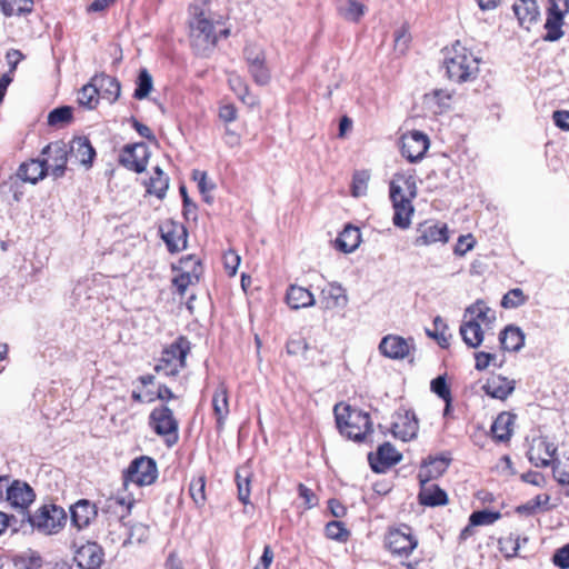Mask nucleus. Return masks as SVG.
<instances>
[{
    "label": "nucleus",
    "instance_id": "nucleus-54",
    "mask_svg": "<svg viewBox=\"0 0 569 569\" xmlns=\"http://www.w3.org/2000/svg\"><path fill=\"white\" fill-rule=\"evenodd\" d=\"M22 528L23 526L21 518L19 519L17 516L0 511V536L3 535L8 529H10L12 533H16Z\"/></svg>",
    "mask_w": 569,
    "mask_h": 569
},
{
    "label": "nucleus",
    "instance_id": "nucleus-13",
    "mask_svg": "<svg viewBox=\"0 0 569 569\" xmlns=\"http://www.w3.org/2000/svg\"><path fill=\"white\" fill-rule=\"evenodd\" d=\"M42 156L48 174L54 179L61 178L69 162L67 143L61 140L53 141L43 148Z\"/></svg>",
    "mask_w": 569,
    "mask_h": 569
},
{
    "label": "nucleus",
    "instance_id": "nucleus-26",
    "mask_svg": "<svg viewBox=\"0 0 569 569\" xmlns=\"http://www.w3.org/2000/svg\"><path fill=\"white\" fill-rule=\"evenodd\" d=\"M516 381L501 375L491 376L482 389L491 398L506 400L515 390Z\"/></svg>",
    "mask_w": 569,
    "mask_h": 569
},
{
    "label": "nucleus",
    "instance_id": "nucleus-2",
    "mask_svg": "<svg viewBox=\"0 0 569 569\" xmlns=\"http://www.w3.org/2000/svg\"><path fill=\"white\" fill-rule=\"evenodd\" d=\"M339 432L357 442H362L373 431L370 415L367 411L340 402L333 408Z\"/></svg>",
    "mask_w": 569,
    "mask_h": 569
},
{
    "label": "nucleus",
    "instance_id": "nucleus-53",
    "mask_svg": "<svg viewBox=\"0 0 569 569\" xmlns=\"http://www.w3.org/2000/svg\"><path fill=\"white\" fill-rule=\"evenodd\" d=\"M527 297L519 288L509 290L501 300V306L506 309H512L525 305Z\"/></svg>",
    "mask_w": 569,
    "mask_h": 569
},
{
    "label": "nucleus",
    "instance_id": "nucleus-51",
    "mask_svg": "<svg viewBox=\"0 0 569 569\" xmlns=\"http://www.w3.org/2000/svg\"><path fill=\"white\" fill-rule=\"evenodd\" d=\"M552 473L559 485L569 487V457L556 460L552 465Z\"/></svg>",
    "mask_w": 569,
    "mask_h": 569
},
{
    "label": "nucleus",
    "instance_id": "nucleus-1",
    "mask_svg": "<svg viewBox=\"0 0 569 569\" xmlns=\"http://www.w3.org/2000/svg\"><path fill=\"white\" fill-rule=\"evenodd\" d=\"M389 197L393 208V224L400 229L409 228L415 212L412 201L417 197L415 178L402 172L396 173L389 183Z\"/></svg>",
    "mask_w": 569,
    "mask_h": 569
},
{
    "label": "nucleus",
    "instance_id": "nucleus-61",
    "mask_svg": "<svg viewBox=\"0 0 569 569\" xmlns=\"http://www.w3.org/2000/svg\"><path fill=\"white\" fill-rule=\"evenodd\" d=\"M224 268L230 276H234L240 264V257L234 251H228L223 256Z\"/></svg>",
    "mask_w": 569,
    "mask_h": 569
},
{
    "label": "nucleus",
    "instance_id": "nucleus-64",
    "mask_svg": "<svg viewBox=\"0 0 569 569\" xmlns=\"http://www.w3.org/2000/svg\"><path fill=\"white\" fill-rule=\"evenodd\" d=\"M552 119L558 128L569 130V111L557 110L552 113Z\"/></svg>",
    "mask_w": 569,
    "mask_h": 569
},
{
    "label": "nucleus",
    "instance_id": "nucleus-63",
    "mask_svg": "<svg viewBox=\"0 0 569 569\" xmlns=\"http://www.w3.org/2000/svg\"><path fill=\"white\" fill-rule=\"evenodd\" d=\"M547 11L566 17L569 12V0H549Z\"/></svg>",
    "mask_w": 569,
    "mask_h": 569
},
{
    "label": "nucleus",
    "instance_id": "nucleus-56",
    "mask_svg": "<svg viewBox=\"0 0 569 569\" xmlns=\"http://www.w3.org/2000/svg\"><path fill=\"white\" fill-rule=\"evenodd\" d=\"M430 389L442 400L452 398L451 390L449 385L447 383L446 376H438L437 378L432 379L430 383Z\"/></svg>",
    "mask_w": 569,
    "mask_h": 569
},
{
    "label": "nucleus",
    "instance_id": "nucleus-49",
    "mask_svg": "<svg viewBox=\"0 0 569 569\" xmlns=\"http://www.w3.org/2000/svg\"><path fill=\"white\" fill-rule=\"evenodd\" d=\"M98 91L91 80L89 83L84 84L78 93V102L88 109H93L98 103Z\"/></svg>",
    "mask_w": 569,
    "mask_h": 569
},
{
    "label": "nucleus",
    "instance_id": "nucleus-35",
    "mask_svg": "<svg viewBox=\"0 0 569 569\" xmlns=\"http://www.w3.org/2000/svg\"><path fill=\"white\" fill-rule=\"evenodd\" d=\"M48 174L47 167L42 159L31 160L30 162L22 163L18 169V177L31 183H37Z\"/></svg>",
    "mask_w": 569,
    "mask_h": 569
},
{
    "label": "nucleus",
    "instance_id": "nucleus-57",
    "mask_svg": "<svg viewBox=\"0 0 569 569\" xmlns=\"http://www.w3.org/2000/svg\"><path fill=\"white\" fill-rule=\"evenodd\" d=\"M72 117V110L70 107H59L53 109L48 116V123L50 126H57L68 122Z\"/></svg>",
    "mask_w": 569,
    "mask_h": 569
},
{
    "label": "nucleus",
    "instance_id": "nucleus-9",
    "mask_svg": "<svg viewBox=\"0 0 569 569\" xmlns=\"http://www.w3.org/2000/svg\"><path fill=\"white\" fill-rule=\"evenodd\" d=\"M149 425L157 435L166 437L168 446H172L178 441L179 423L172 410L167 406L157 407L151 411Z\"/></svg>",
    "mask_w": 569,
    "mask_h": 569
},
{
    "label": "nucleus",
    "instance_id": "nucleus-43",
    "mask_svg": "<svg viewBox=\"0 0 569 569\" xmlns=\"http://www.w3.org/2000/svg\"><path fill=\"white\" fill-rule=\"evenodd\" d=\"M338 11L346 19L358 22L366 12V7L358 0H339Z\"/></svg>",
    "mask_w": 569,
    "mask_h": 569
},
{
    "label": "nucleus",
    "instance_id": "nucleus-32",
    "mask_svg": "<svg viewBox=\"0 0 569 569\" xmlns=\"http://www.w3.org/2000/svg\"><path fill=\"white\" fill-rule=\"evenodd\" d=\"M468 321L480 323V327H489L496 320V312L483 300H477L466 309L465 318Z\"/></svg>",
    "mask_w": 569,
    "mask_h": 569
},
{
    "label": "nucleus",
    "instance_id": "nucleus-50",
    "mask_svg": "<svg viewBox=\"0 0 569 569\" xmlns=\"http://www.w3.org/2000/svg\"><path fill=\"white\" fill-rule=\"evenodd\" d=\"M501 518V513L499 511H492V510H479L473 511L470 517L469 521L471 526H489L495 523L497 520Z\"/></svg>",
    "mask_w": 569,
    "mask_h": 569
},
{
    "label": "nucleus",
    "instance_id": "nucleus-39",
    "mask_svg": "<svg viewBox=\"0 0 569 569\" xmlns=\"http://www.w3.org/2000/svg\"><path fill=\"white\" fill-rule=\"evenodd\" d=\"M212 407L217 417L218 427H222L229 413L228 393L224 386H220L213 393Z\"/></svg>",
    "mask_w": 569,
    "mask_h": 569
},
{
    "label": "nucleus",
    "instance_id": "nucleus-41",
    "mask_svg": "<svg viewBox=\"0 0 569 569\" xmlns=\"http://www.w3.org/2000/svg\"><path fill=\"white\" fill-rule=\"evenodd\" d=\"M451 99V92L446 89H436L425 96L426 103L433 108L435 113H442L449 109Z\"/></svg>",
    "mask_w": 569,
    "mask_h": 569
},
{
    "label": "nucleus",
    "instance_id": "nucleus-27",
    "mask_svg": "<svg viewBox=\"0 0 569 569\" xmlns=\"http://www.w3.org/2000/svg\"><path fill=\"white\" fill-rule=\"evenodd\" d=\"M134 503V499L131 496L128 497H110L100 501L99 510L103 515L114 517L116 519H123L131 511Z\"/></svg>",
    "mask_w": 569,
    "mask_h": 569
},
{
    "label": "nucleus",
    "instance_id": "nucleus-52",
    "mask_svg": "<svg viewBox=\"0 0 569 569\" xmlns=\"http://www.w3.org/2000/svg\"><path fill=\"white\" fill-rule=\"evenodd\" d=\"M189 492L196 505L202 506L206 501V478L200 476L190 482Z\"/></svg>",
    "mask_w": 569,
    "mask_h": 569
},
{
    "label": "nucleus",
    "instance_id": "nucleus-34",
    "mask_svg": "<svg viewBox=\"0 0 569 569\" xmlns=\"http://www.w3.org/2000/svg\"><path fill=\"white\" fill-rule=\"evenodd\" d=\"M499 341L505 351H518L525 345V333L519 327L509 325L500 332Z\"/></svg>",
    "mask_w": 569,
    "mask_h": 569
},
{
    "label": "nucleus",
    "instance_id": "nucleus-62",
    "mask_svg": "<svg viewBox=\"0 0 569 569\" xmlns=\"http://www.w3.org/2000/svg\"><path fill=\"white\" fill-rule=\"evenodd\" d=\"M552 561L557 567L561 569L569 568V543L555 552Z\"/></svg>",
    "mask_w": 569,
    "mask_h": 569
},
{
    "label": "nucleus",
    "instance_id": "nucleus-11",
    "mask_svg": "<svg viewBox=\"0 0 569 569\" xmlns=\"http://www.w3.org/2000/svg\"><path fill=\"white\" fill-rule=\"evenodd\" d=\"M243 57L253 81L259 86L268 84L271 74L266 64V52L263 48L256 43H247L243 49Z\"/></svg>",
    "mask_w": 569,
    "mask_h": 569
},
{
    "label": "nucleus",
    "instance_id": "nucleus-21",
    "mask_svg": "<svg viewBox=\"0 0 569 569\" xmlns=\"http://www.w3.org/2000/svg\"><path fill=\"white\" fill-rule=\"evenodd\" d=\"M450 462V457L445 455L429 456L420 465L418 472L419 482H430L435 479H438L446 472Z\"/></svg>",
    "mask_w": 569,
    "mask_h": 569
},
{
    "label": "nucleus",
    "instance_id": "nucleus-37",
    "mask_svg": "<svg viewBox=\"0 0 569 569\" xmlns=\"http://www.w3.org/2000/svg\"><path fill=\"white\" fill-rule=\"evenodd\" d=\"M462 341L469 348H478L483 341V330L480 323L463 320L459 328Z\"/></svg>",
    "mask_w": 569,
    "mask_h": 569
},
{
    "label": "nucleus",
    "instance_id": "nucleus-29",
    "mask_svg": "<svg viewBox=\"0 0 569 569\" xmlns=\"http://www.w3.org/2000/svg\"><path fill=\"white\" fill-rule=\"evenodd\" d=\"M93 86L96 87L98 94L109 102L113 103L117 101L121 93L120 82L106 73H99L91 78Z\"/></svg>",
    "mask_w": 569,
    "mask_h": 569
},
{
    "label": "nucleus",
    "instance_id": "nucleus-17",
    "mask_svg": "<svg viewBox=\"0 0 569 569\" xmlns=\"http://www.w3.org/2000/svg\"><path fill=\"white\" fill-rule=\"evenodd\" d=\"M347 305L348 296L341 284L331 282L326 289H322V309L330 312L331 316L343 315Z\"/></svg>",
    "mask_w": 569,
    "mask_h": 569
},
{
    "label": "nucleus",
    "instance_id": "nucleus-59",
    "mask_svg": "<svg viewBox=\"0 0 569 569\" xmlns=\"http://www.w3.org/2000/svg\"><path fill=\"white\" fill-rule=\"evenodd\" d=\"M496 358L497 357L495 353L485 352V351L476 352L475 353V368L478 371H483L491 365V362H493L496 360Z\"/></svg>",
    "mask_w": 569,
    "mask_h": 569
},
{
    "label": "nucleus",
    "instance_id": "nucleus-24",
    "mask_svg": "<svg viewBox=\"0 0 569 569\" xmlns=\"http://www.w3.org/2000/svg\"><path fill=\"white\" fill-rule=\"evenodd\" d=\"M74 561L81 569H98L103 561L102 549L96 542L82 545L74 553Z\"/></svg>",
    "mask_w": 569,
    "mask_h": 569
},
{
    "label": "nucleus",
    "instance_id": "nucleus-16",
    "mask_svg": "<svg viewBox=\"0 0 569 569\" xmlns=\"http://www.w3.org/2000/svg\"><path fill=\"white\" fill-rule=\"evenodd\" d=\"M148 158L149 150L143 142L127 144L119 156V163L131 171L141 173L147 168Z\"/></svg>",
    "mask_w": 569,
    "mask_h": 569
},
{
    "label": "nucleus",
    "instance_id": "nucleus-47",
    "mask_svg": "<svg viewBox=\"0 0 569 569\" xmlns=\"http://www.w3.org/2000/svg\"><path fill=\"white\" fill-rule=\"evenodd\" d=\"M136 84L133 97L138 100L147 98L153 87L152 77L147 69L140 70Z\"/></svg>",
    "mask_w": 569,
    "mask_h": 569
},
{
    "label": "nucleus",
    "instance_id": "nucleus-7",
    "mask_svg": "<svg viewBox=\"0 0 569 569\" xmlns=\"http://www.w3.org/2000/svg\"><path fill=\"white\" fill-rule=\"evenodd\" d=\"M190 351V342L184 337H179L163 352L156 365L154 370L166 376H176L184 366L186 358Z\"/></svg>",
    "mask_w": 569,
    "mask_h": 569
},
{
    "label": "nucleus",
    "instance_id": "nucleus-4",
    "mask_svg": "<svg viewBox=\"0 0 569 569\" xmlns=\"http://www.w3.org/2000/svg\"><path fill=\"white\" fill-rule=\"evenodd\" d=\"M191 16L189 22L191 46L197 54L207 57L218 42V30L214 22L197 7L191 8Z\"/></svg>",
    "mask_w": 569,
    "mask_h": 569
},
{
    "label": "nucleus",
    "instance_id": "nucleus-31",
    "mask_svg": "<svg viewBox=\"0 0 569 569\" xmlns=\"http://www.w3.org/2000/svg\"><path fill=\"white\" fill-rule=\"evenodd\" d=\"M516 421V415L503 411L495 419L490 432L492 438L498 442H507L510 440Z\"/></svg>",
    "mask_w": 569,
    "mask_h": 569
},
{
    "label": "nucleus",
    "instance_id": "nucleus-42",
    "mask_svg": "<svg viewBox=\"0 0 569 569\" xmlns=\"http://www.w3.org/2000/svg\"><path fill=\"white\" fill-rule=\"evenodd\" d=\"M33 0H0V8L4 16H24L33 10Z\"/></svg>",
    "mask_w": 569,
    "mask_h": 569
},
{
    "label": "nucleus",
    "instance_id": "nucleus-20",
    "mask_svg": "<svg viewBox=\"0 0 569 569\" xmlns=\"http://www.w3.org/2000/svg\"><path fill=\"white\" fill-rule=\"evenodd\" d=\"M67 146L69 162L87 168L92 166L96 150L87 137H76Z\"/></svg>",
    "mask_w": 569,
    "mask_h": 569
},
{
    "label": "nucleus",
    "instance_id": "nucleus-45",
    "mask_svg": "<svg viewBox=\"0 0 569 569\" xmlns=\"http://www.w3.org/2000/svg\"><path fill=\"white\" fill-rule=\"evenodd\" d=\"M326 537L338 542H347L350 537V531L345 522L340 520H332L325 526Z\"/></svg>",
    "mask_w": 569,
    "mask_h": 569
},
{
    "label": "nucleus",
    "instance_id": "nucleus-28",
    "mask_svg": "<svg viewBox=\"0 0 569 569\" xmlns=\"http://www.w3.org/2000/svg\"><path fill=\"white\" fill-rule=\"evenodd\" d=\"M420 490L418 493V501L421 506L439 507L446 506L449 502L447 492L438 485L430 482H419Z\"/></svg>",
    "mask_w": 569,
    "mask_h": 569
},
{
    "label": "nucleus",
    "instance_id": "nucleus-40",
    "mask_svg": "<svg viewBox=\"0 0 569 569\" xmlns=\"http://www.w3.org/2000/svg\"><path fill=\"white\" fill-rule=\"evenodd\" d=\"M449 328L445 320L437 316L433 319V329H427L426 335L436 340L439 347L442 349H448L450 347L451 335L448 332Z\"/></svg>",
    "mask_w": 569,
    "mask_h": 569
},
{
    "label": "nucleus",
    "instance_id": "nucleus-19",
    "mask_svg": "<svg viewBox=\"0 0 569 569\" xmlns=\"http://www.w3.org/2000/svg\"><path fill=\"white\" fill-rule=\"evenodd\" d=\"M159 231L171 253L179 252L187 247L188 233L183 224L174 221H167L160 227Z\"/></svg>",
    "mask_w": 569,
    "mask_h": 569
},
{
    "label": "nucleus",
    "instance_id": "nucleus-14",
    "mask_svg": "<svg viewBox=\"0 0 569 569\" xmlns=\"http://www.w3.org/2000/svg\"><path fill=\"white\" fill-rule=\"evenodd\" d=\"M557 447L547 437L532 439L527 452L529 461L538 468H547L556 461Z\"/></svg>",
    "mask_w": 569,
    "mask_h": 569
},
{
    "label": "nucleus",
    "instance_id": "nucleus-33",
    "mask_svg": "<svg viewBox=\"0 0 569 569\" xmlns=\"http://www.w3.org/2000/svg\"><path fill=\"white\" fill-rule=\"evenodd\" d=\"M361 242L360 229L352 224H347L338 234L335 244L336 248L345 253L353 252Z\"/></svg>",
    "mask_w": 569,
    "mask_h": 569
},
{
    "label": "nucleus",
    "instance_id": "nucleus-12",
    "mask_svg": "<svg viewBox=\"0 0 569 569\" xmlns=\"http://www.w3.org/2000/svg\"><path fill=\"white\" fill-rule=\"evenodd\" d=\"M379 352L391 360H403L413 356L416 351L415 339L389 333L385 336L379 346Z\"/></svg>",
    "mask_w": 569,
    "mask_h": 569
},
{
    "label": "nucleus",
    "instance_id": "nucleus-46",
    "mask_svg": "<svg viewBox=\"0 0 569 569\" xmlns=\"http://www.w3.org/2000/svg\"><path fill=\"white\" fill-rule=\"evenodd\" d=\"M519 537L512 533L500 537L498 539V548L499 551L503 555L506 559H512L518 556V551L520 548Z\"/></svg>",
    "mask_w": 569,
    "mask_h": 569
},
{
    "label": "nucleus",
    "instance_id": "nucleus-36",
    "mask_svg": "<svg viewBox=\"0 0 569 569\" xmlns=\"http://www.w3.org/2000/svg\"><path fill=\"white\" fill-rule=\"evenodd\" d=\"M286 299L291 309L306 308L315 303V297L308 289L295 284L289 287Z\"/></svg>",
    "mask_w": 569,
    "mask_h": 569
},
{
    "label": "nucleus",
    "instance_id": "nucleus-58",
    "mask_svg": "<svg viewBox=\"0 0 569 569\" xmlns=\"http://www.w3.org/2000/svg\"><path fill=\"white\" fill-rule=\"evenodd\" d=\"M169 187L168 177H151L148 186V192L156 194L162 199L166 196V191Z\"/></svg>",
    "mask_w": 569,
    "mask_h": 569
},
{
    "label": "nucleus",
    "instance_id": "nucleus-44",
    "mask_svg": "<svg viewBox=\"0 0 569 569\" xmlns=\"http://www.w3.org/2000/svg\"><path fill=\"white\" fill-rule=\"evenodd\" d=\"M250 470L247 467H241L236 473V482L238 487L239 500L247 505L250 498Z\"/></svg>",
    "mask_w": 569,
    "mask_h": 569
},
{
    "label": "nucleus",
    "instance_id": "nucleus-38",
    "mask_svg": "<svg viewBox=\"0 0 569 569\" xmlns=\"http://www.w3.org/2000/svg\"><path fill=\"white\" fill-rule=\"evenodd\" d=\"M565 24V16L547 11V19L545 22L546 33L542 39L547 42H555L561 39L565 34L562 27Z\"/></svg>",
    "mask_w": 569,
    "mask_h": 569
},
{
    "label": "nucleus",
    "instance_id": "nucleus-3",
    "mask_svg": "<svg viewBox=\"0 0 569 569\" xmlns=\"http://www.w3.org/2000/svg\"><path fill=\"white\" fill-rule=\"evenodd\" d=\"M445 67L449 79L462 83L475 80L479 72V59L460 41L447 50Z\"/></svg>",
    "mask_w": 569,
    "mask_h": 569
},
{
    "label": "nucleus",
    "instance_id": "nucleus-25",
    "mask_svg": "<svg viewBox=\"0 0 569 569\" xmlns=\"http://www.w3.org/2000/svg\"><path fill=\"white\" fill-rule=\"evenodd\" d=\"M419 236L415 239L418 247L433 243H446L449 240V232L446 223L422 224L419 228Z\"/></svg>",
    "mask_w": 569,
    "mask_h": 569
},
{
    "label": "nucleus",
    "instance_id": "nucleus-5",
    "mask_svg": "<svg viewBox=\"0 0 569 569\" xmlns=\"http://www.w3.org/2000/svg\"><path fill=\"white\" fill-rule=\"evenodd\" d=\"M22 526L30 525L33 530L43 535L58 533L67 522V512L62 507L48 503L39 507L33 513L21 517Z\"/></svg>",
    "mask_w": 569,
    "mask_h": 569
},
{
    "label": "nucleus",
    "instance_id": "nucleus-30",
    "mask_svg": "<svg viewBox=\"0 0 569 569\" xmlns=\"http://www.w3.org/2000/svg\"><path fill=\"white\" fill-rule=\"evenodd\" d=\"M512 10L519 21V24L526 29L537 22L539 9L536 0H516Z\"/></svg>",
    "mask_w": 569,
    "mask_h": 569
},
{
    "label": "nucleus",
    "instance_id": "nucleus-18",
    "mask_svg": "<svg viewBox=\"0 0 569 569\" xmlns=\"http://www.w3.org/2000/svg\"><path fill=\"white\" fill-rule=\"evenodd\" d=\"M419 430V421L411 410L397 412L391 426L392 435L402 440L410 441L416 438Z\"/></svg>",
    "mask_w": 569,
    "mask_h": 569
},
{
    "label": "nucleus",
    "instance_id": "nucleus-10",
    "mask_svg": "<svg viewBox=\"0 0 569 569\" xmlns=\"http://www.w3.org/2000/svg\"><path fill=\"white\" fill-rule=\"evenodd\" d=\"M400 153L410 163L421 161L429 147V137L419 130L407 131L400 137Z\"/></svg>",
    "mask_w": 569,
    "mask_h": 569
},
{
    "label": "nucleus",
    "instance_id": "nucleus-6",
    "mask_svg": "<svg viewBox=\"0 0 569 569\" xmlns=\"http://www.w3.org/2000/svg\"><path fill=\"white\" fill-rule=\"evenodd\" d=\"M158 478V468L156 461L147 456L133 459L123 471V487L128 490L130 485L138 487L150 486Z\"/></svg>",
    "mask_w": 569,
    "mask_h": 569
},
{
    "label": "nucleus",
    "instance_id": "nucleus-15",
    "mask_svg": "<svg viewBox=\"0 0 569 569\" xmlns=\"http://www.w3.org/2000/svg\"><path fill=\"white\" fill-rule=\"evenodd\" d=\"M33 489L23 481L14 480L6 490V500L9 505L23 515H28L29 506L34 501Z\"/></svg>",
    "mask_w": 569,
    "mask_h": 569
},
{
    "label": "nucleus",
    "instance_id": "nucleus-55",
    "mask_svg": "<svg viewBox=\"0 0 569 569\" xmlns=\"http://www.w3.org/2000/svg\"><path fill=\"white\" fill-rule=\"evenodd\" d=\"M192 178L198 182V189L201 194L204 197L206 202H211V197L208 196V192L214 188L212 182L208 181V176L206 171L193 170Z\"/></svg>",
    "mask_w": 569,
    "mask_h": 569
},
{
    "label": "nucleus",
    "instance_id": "nucleus-60",
    "mask_svg": "<svg viewBox=\"0 0 569 569\" xmlns=\"http://www.w3.org/2000/svg\"><path fill=\"white\" fill-rule=\"evenodd\" d=\"M475 243L476 241L472 234L469 233L467 236H460L455 247V253L463 256L475 247Z\"/></svg>",
    "mask_w": 569,
    "mask_h": 569
},
{
    "label": "nucleus",
    "instance_id": "nucleus-8",
    "mask_svg": "<svg viewBox=\"0 0 569 569\" xmlns=\"http://www.w3.org/2000/svg\"><path fill=\"white\" fill-rule=\"evenodd\" d=\"M418 543L411 527L407 525L389 528L385 537L386 548L399 558L409 557L418 547Z\"/></svg>",
    "mask_w": 569,
    "mask_h": 569
},
{
    "label": "nucleus",
    "instance_id": "nucleus-22",
    "mask_svg": "<svg viewBox=\"0 0 569 569\" xmlns=\"http://www.w3.org/2000/svg\"><path fill=\"white\" fill-rule=\"evenodd\" d=\"M400 459L401 453L389 442L380 445L376 455H369L370 466L376 472H383L398 463Z\"/></svg>",
    "mask_w": 569,
    "mask_h": 569
},
{
    "label": "nucleus",
    "instance_id": "nucleus-48",
    "mask_svg": "<svg viewBox=\"0 0 569 569\" xmlns=\"http://www.w3.org/2000/svg\"><path fill=\"white\" fill-rule=\"evenodd\" d=\"M370 173L368 170H358L352 176L351 194L356 198L367 193Z\"/></svg>",
    "mask_w": 569,
    "mask_h": 569
},
{
    "label": "nucleus",
    "instance_id": "nucleus-23",
    "mask_svg": "<svg viewBox=\"0 0 569 569\" xmlns=\"http://www.w3.org/2000/svg\"><path fill=\"white\" fill-rule=\"evenodd\" d=\"M98 510L99 508L96 503L87 499L78 500L70 508L72 525L79 530L87 528L98 517Z\"/></svg>",
    "mask_w": 569,
    "mask_h": 569
}]
</instances>
